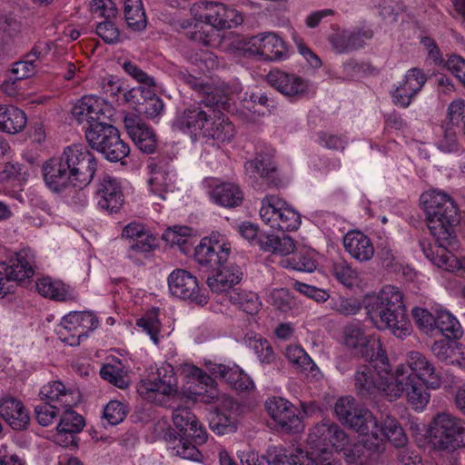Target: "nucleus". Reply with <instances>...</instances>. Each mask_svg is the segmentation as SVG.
Instances as JSON below:
<instances>
[{"label":"nucleus","mask_w":465,"mask_h":465,"mask_svg":"<svg viewBox=\"0 0 465 465\" xmlns=\"http://www.w3.org/2000/svg\"><path fill=\"white\" fill-rule=\"evenodd\" d=\"M126 416L125 406L118 401H111L104 408V417L111 425L119 424Z\"/></svg>","instance_id":"69168bd1"},{"label":"nucleus","mask_w":465,"mask_h":465,"mask_svg":"<svg viewBox=\"0 0 465 465\" xmlns=\"http://www.w3.org/2000/svg\"><path fill=\"white\" fill-rule=\"evenodd\" d=\"M192 236L193 229L191 227L174 225L165 230L163 233V240L171 246L177 245L181 251L185 252Z\"/></svg>","instance_id":"09e8293b"},{"label":"nucleus","mask_w":465,"mask_h":465,"mask_svg":"<svg viewBox=\"0 0 465 465\" xmlns=\"http://www.w3.org/2000/svg\"><path fill=\"white\" fill-rule=\"evenodd\" d=\"M393 375L392 383L387 387V401H395L405 396L412 410L418 412L424 411L430 400L429 388L415 381L412 375H408L404 366H396Z\"/></svg>","instance_id":"9d476101"},{"label":"nucleus","mask_w":465,"mask_h":465,"mask_svg":"<svg viewBox=\"0 0 465 465\" xmlns=\"http://www.w3.org/2000/svg\"><path fill=\"white\" fill-rule=\"evenodd\" d=\"M27 179L26 167L18 163L8 162L0 172V180L3 183L21 184Z\"/></svg>","instance_id":"864d4df0"},{"label":"nucleus","mask_w":465,"mask_h":465,"mask_svg":"<svg viewBox=\"0 0 465 465\" xmlns=\"http://www.w3.org/2000/svg\"><path fill=\"white\" fill-rule=\"evenodd\" d=\"M124 123L129 136L142 152L145 153L155 152L157 146L155 134L137 115H126Z\"/></svg>","instance_id":"cd10ccee"},{"label":"nucleus","mask_w":465,"mask_h":465,"mask_svg":"<svg viewBox=\"0 0 465 465\" xmlns=\"http://www.w3.org/2000/svg\"><path fill=\"white\" fill-rule=\"evenodd\" d=\"M35 253L22 249L8 260L0 262V299L16 292L19 286L30 281L36 270Z\"/></svg>","instance_id":"0eeeda50"},{"label":"nucleus","mask_w":465,"mask_h":465,"mask_svg":"<svg viewBox=\"0 0 465 465\" xmlns=\"http://www.w3.org/2000/svg\"><path fill=\"white\" fill-rule=\"evenodd\" d=\"M329 42L338 54H345L353 51L350 30H341L332 34L329 37Z\"/></svg>","instance_id":"e2e57ef3"},{"label":"nucleus","mask_w":465,"mask_h":465,"mask_svg":"<svg viewBox=\"0 0 465 465\" xmlns=\"http://www.w3.org/2000/svg\"><path fill=\"white\" fill-rule=\"evenodd\" d=\"M242 272L238 266L223 267L212 277H208L207 284L213 292H224L239 283Z\"/></svg>","instance_id":"f704fd0d"},{"label":"nucleus","mask_w":465,"mask_h":465,"mask_svg":"<svg viewBox=\"0 0 465 465\" xmlns=\"http://www.w3.org/2000/svg\"><path fill=\"white\" fill-rule=\"evenodd\" d=\"M36 290L42 296L54 301L67 302L74 301L76 298L69 286L48 276L38 279Z\"/></svg>","instance_id":"72a5a7b5"},{"label":"nucleus","mask_w":465,"mask_h":465,"mask_svg":"<svg viewBox=\"0 0 465 465\" xmlns=\"http://www.w3.org/2000/svg\"><path fill=\"white\" fill-rule=\"evenodd\" d=\"M231 250V244L225 236L213 232L209 236L201 239L195 248L194 257L199 264L215 268L227 262Z\"/></svg>","instance_id":"4468645a"},{"label":"nucleus","mask_w":465,"mask_h":465,"mask_svg":"<svg viewBox=\"0 0 465 465\" xmlns=\"http://www.w3.org/2000/svg\"><path fill=\"white\" fill-rule=\"evenodd\" d=\"M338 420L361 436L365 450H380L382 440L379 435L377 419L367 409L361 408L351 396L341 397L335 403Z\"/></svg>","instance_id":"39448f33"},{"label":"nucleus","mask_w":465,"mask_h":465,"mask_svg":"<svg viewBox=\"0 0 465 465\" xmlns=\"http://www.w3.org/2000/svg\"><path fill=\"white\" fill-rule=\"evenodd\" d=\"M348 436L339 425L331 421L316 424L310 431L307 444L311 449L310 454L319 460H327L323 457L331 449L343 451L346 461L356 464L363 455L365 449L361 440L352 448L348 447Z\"/></svg>","instance_id":"20e7f679"},{"label":"nucleus","mask_w":465,"mask_h":465,"mask_svg":"<svg viewBox=\"0 0 465 465\" xmlns=\"http://www.w3.org/2000/svg\"><path fill=\"white\" fill-rule=\"evenodd\" d=\"M61 419L57 425L56 442L60 443L59 438L64 434H74L80 432L84 426V418L77 414L73 408L64 407L61 409Z\"/></svg>","instance_id":"a19ab883"},{"label":"nucleus","mask_w":465,"mask_h":465,"mask_svg":"<svg viewBox=\"0 0 465 465\" xmlns=\"http://www.w3.org/2000/svg\"><path fill=\"white\" fill-rule=\"evenodd\" d=\"M105 104L95 95H84L79 99L72 108V115L79 124H86L92 127L106 118L104 113Z\"/></svg>","instance_id":"bb28decb"},{"label":"nucleus","mask_w":465,"mask_h":465,"mask_svg":"<svg viewBox=\"0 0 465 465\" xmlns=\"http://www.w3.org/2000/svg\"><path fill=\"white\" fill-rule=\"evenodd\" d=\"M280 264L286 269L308 272H313L317 267L313 257L307 253L282 259Z\"/></svg>","instance_id":"5fc2aeb1"},{"label":"nucleus","mask_w":465,"mask_h":465,"mask_svg":"<svg viewBox=\"0 0 465 465\" xmlns=\"http://www.w3.org/2000/svg\"><path fill=\"white\" fill-rule=\"evenodd\" d=\"M0 416L15 430L25 429L30 420L22 401L14 397L0 400Z\"/></svg>","instance_id":"c756f323"},{"label":"nucleus","mask_w":465,"mask_h":465,"mask_svg":"<svg viewBox=\"0 0 465 465\" xmlns=\"http://www.w3.org/2000/svg\"><path fill=\"white\" fill-rule=\"evenodd\" d=\"M316 460L319 459L310 454L309 451H304L302 449H296L289 456H277L272 460V463L287 462L289 465H317Z\"/></svg>","instance_id":"bf43d9fd"},{"label":"nucleus","mask_w":465,"mask_h":465,"mask_svg":"<svg viewBox=\"0 0 465 465\" xmlns=\"http://www.w3.org/2000/svg\"><path fill=\"white\" fill-rule=\"evenodd\" d=\"M436 330L447 339L459 340L463 335V329L459 320L448 310L437 308Z\"/></svg>","instance_id":"ea45409f"},{"label":"nucleus","mask_w":465,"mask_h":465,"mask_svg":"<svg viewBox=\"0 0 465 465\" xmlns=\"http://www.w3.org/2000/svg\"><path fill=\"white\" fill-rule=\"evenodd\" d=\"M457 343L454 345L446 339L434 341L431 346L433 355L440 361L453 365L456 361Z\"/></svg>","instance_id":"6e6d98bb"},{"label":"nucleus","mask_w":465,"mask_h":465,"mask_svg":"<svg viewBox=\"0 0 465 465\" xmlns=\"http://www.w3.org/2000/svg\"><path fill=\"white\" fill-rule=\"evenodd\" d=\"M426 81L427 77L421 69L414 67L408 70L402 82L391 92L394 104L403 108L408 107Z\"/></svg>","instance_id":"393cba45"},{"label":"nucleus","mask_w":465,"mask_h":465,"mask_svg":"<svg viewBox=\"0 0 465 465\" xmlns=\"http://www.w3.org/2000/svg\"><path fill=\"white\" fill-rule=\"evenodd\" d=\"M170 448L174 455L183 459L197 460L200 457V452L196 447L183 438L174 441Z\"/></svg>","instance_id":"338daca9"},{"label":"nucleus","mask_w":465,"mask_h":465,"mask_svg":"<svg viewBox=\"0 0 465 465\" xmlns=\"http://www.w3.org/2000/svg\"><path fill=\"white\" fill-rule=\"evenodd\" d=\"M114 19H106L96 25V34L106 44H115L121 41V34L115 25Z\"/></svg>","instance_id":"052dcab7"},{"label":"nucleus","mask_w":465,"mask_h":465,"mask_svg":"<svg viewBox=\"0 0 465 465\" xmlns=\"http://www.w3.org/2000/svg\"><path fill=\"white\" fill-rule=\"evenodd\" d=\"M230 301L249 314L257 313L262 307L258 295L251 291L234 289L230 293Z\"/></svg>","instance_id":"c03bdc74"},{"label":"nucleus","mask_w":465,"mask_h":465,"mask_svg":"<svg viewBox=\"0 0 465 465\" xmlns=\"http://www.w3.org/2000/svg\"><path fill=\"white\" fill-rule=\"evenodd\" d=\"M190 13L194 21L209 25L216 30L232 29L243 22L239 11L221 2L194 3Z\"/></svg>","instance_id":"9b49d317"},{"label":"nucleus","mask_w":465,"mask_h":465,"mask_svg":"<svg viewBox=\"0 0 465 465\" xmlns=\"http://www.w3.org/2000/svg\"><path fill=\"white\" fill-rule=\"evenodd\" d=\"M362 302L367 317L379 330H388L400 339L411 335L412 326L403 293L398 287L385 285L379 292L365 295Z\"/></svg>","instance_id":"f03ea898"},{"label":"nucleus","mask_w":465,"mask_h":465,"mask_svg":"<svg viewBox=\"0 0 465 465\" xmlns=\"http://www.w3.org/2000/svg\"><path fill=\"white\" fill-rule=\"evenodd\" d=\"M345 252L359 262L371 261L375 253L371 239L358 230L348 232L343 237Z\"/></svg>","instance_id":"c85d7f7f"},{"label":"nucleus","mask_w":465,"mask_h":465,"mask_svg":"<svg viewBox=\"0 0 465 465\" xmlns=\"http://www.w3.org/2000/svg\"><path fill=\"white\" fill-rule=\"evenodd\" d=\"M100 375L119 389H126L130 385L127 371L121 361L104 364L100 370Z\"/></svg>","instance_id":"a18cd8bd"},{"label":"nucleus","mask_w":465,"mask_h":465,"mask_svg":"<svg viewBox=\"0 0 465 465\" xmlns=\"http://www.w3.org/2000/svg\"><path fill=\"white\" fill-rule=\"evenodd\" d=\"M89 10L95 18L115 19L117 8L112 0H92Z\"/></svg>","instance_id":"13d9d810"},{"label":"nucleus","mask_w":465,"mask_h":465,"mask_svg":"<svg viewBox=\"0 0 465 465\" xmlns=\"http://www.w3.org/2000/svg\"><path fill=\"white\" fill-rule=\"evenodd\" d=\"M284 355L292 367L300 372L315 380H320L322 377L319 367L302 346L288 345L285 348Z\"/></svg>","instance_id":"7c9ffc66"},{"label":"nucleus","mask_w":465,"mask_h":465,"mask_svg":"<svg viewBox=\"0 0 465 465\" xmlns=\"http://www.w3.org/2000/svg\"><path fill=\"white\" fill-rule=\"evenodd\" d=\"M221 99H215L213 96L212 104L201 102L196 104L190 105L183 112L177 114L173 124L180 130H187L194 135H202L205 127L209 124L211 116L214 113L213 104H219Z\"/></svg>","instance_id":"dca6fc26"},{"label":"nucleus","mask_w":465,"mask_h":465,"mask_svg":"<svg viewBox=\"0 0 465 465\" xmlns=\"http://www.w3.org/2000/svg\"><path fill=\"white\" fill-rule=\"evenodd\" d=\"M430 442L437 450L465 448V421L447 412L434 416L428 429Z\"/></svg>","instance_id":"1a4fd4ad"},{"label":"nucleus","mask_w":465,"mask_h":465,"mask_svg":"<svg viewBox=\"0 0 465 465\" xmlns=\"http://www.w3.org/2000/svg\"><path fill=\"white\" fill-rule=\"evenodd\" d=\"M99 324L98 318L92 312H70L62 318L56 333L64 343L78 346Z\"/></svg>","instance_id":"ddd939ff"},{"label":"nucleus","mask_w":465,"mask_h":465,"mask_svg":"<svg viewBox=\"0 0 465 465\" xmlns=\"http://www.w3.org/2000/svg\"><path fill=\"white\" fill-rule=\"evenodd\" d=\"M96 170L94 155L81 143L66 146L59 156L50 158L42 166L46 186L55 193L71 185L85 187L94 179Z\"/></svg>","instance_id":"f257e3e1"},{"label":"nucleus","mask_w":465,"mask_h":465,"mask_svg":"<svg viewBox=\"0 0 465 465\" xmlns=\"http://www.w3.org/2000/svg\"><path fill=\"white\" fill-rule=\"evenodd\" d=\"M266 80L272 87L287 97L299 98L309 89L308 82L302 76L280 69L270 71Z\"/></svg>","instance_id":"5701e85b"},{"label":"nucleus","mask_w":465,"mask_h":465,"mask_svg":"<svg viewBox=\"0 0 465 465\" xmlns=\"http://www.w3.org/2000/svg\"><path fill=\"white\" fill-rule=\"evenodd\" d=\"M110 129H116L112 124H108L104 121L101 123L93 124L92 127H87L85 130V137L90 146L103 153L104 145L109 141Z\"/></svg>","instance_id":"de8ad7c7"},{"label":"nucleus","mask_w":465,"mask_h":465,"mask_svg":"<svg viewBox=\"0 0 465 465\" xmlns=\"http://www.w3.org/2000/svg\"><path fill=\"white\" fill-rule=\"evenodd\" d=\"M174 426L181 431H189L192 426L195 424L197 418L186 407H178L173 410L172 415Z\"/></svg>","instance_id":"680f3d73"},{"label":"nucleus","mask_w":465,"mask_h":465,"mask_svg":"<svg viewBox=\"0 0 465 465\" xmlns=\"http://www.w3.org/2000/svg\"><path fill=\"white\" fill-rule=\"evenodd\" d=\"M109 141L104 145L103 154L111 162H119L125 158L130 148L121 138L118 129H110Z\"/></svg>","instance_id":"37998d69"},{"label":"nucleus","mask_w":465,"mask_h":465,"mask_svg":"<svg viewBox=\"0 0 465 465\" xmlns=\"http://www.w3.org/2000/svg\"><path fill=\"white\" fill-rule=\"evenodd\" d=\"M370 356V362L359 367L354 375L355 388L361 396L379 394L387 400V387L392 383L393 371L383 353L377 352L376 358Z\"/></svg>","instance_id":"6e6552de"},{"label":"nucleus","mask_w":465,"mask_h":465,"mask_svg":"<svg viewBox=\"0 0 465 465\" xmlns=\"http://www.w3.org/2000/svg\"><path fill=\"white\" fill-rule=\"evenodd\" d=\"M411 314L417 326L423 332L431 333L436 330L437 309H435V314H433L427 309L415 307L412 309Z\"/></svg>","instance_id":"4d7b16f0"},{"label":"nucleus","mask_w":465,"mask_h":465,"mask_svg":"<svg viewBox=\"0 0 465 465\" xmlns=\"http://www.w3.org/2000/svg\"><path fill=\"white\" fill-rule=\"evenodd\" d=\"M147 183L153 194L164 200L166 193L176 189L177 175L170 159L153 158L147 164Z\"/></svg>","instance_id":"2eb2a0df"},{"label":"nucleus","mask_w":465,"mask_h":465,"mask_svg":"<svg viewBox=\"0 0 465 465\" xmlns=\"http://www.w3.org/2000/svg\"><path fill=\"white\" fill-rule=\"evenodd\" d=\"M136 390L144 401L165 406L179 392L174 368L170 363H162L155 372L137 383Z\"/></svg>","instance_id":"423d86ee"},{"label":"nucleus","mask_w":465,"mask_h":465,"mask_svg":"<svg viewBox=\"0 0 465 465\" xmlns=\"http://www.w3.org/2000/svg\"><path fill=\"white\" fill-rule=\"evenodd\" d=\"M60 412L61 409H57L46 402L39 404L35 408V419L42 426L51 425Z\"/></svg>","instance_id":"0e129e2a"},{"label":"nucleus","mask_w":465,"mask_h":465,"mask_svg":"<svg viewBox=\"0 0 465 465\" xmlns=\"http://www.w3.org/2000/svg\"><path fill=\"white\" fill-rule=\"evenodd\" d=\"M223 380L237 391H249L253 388L251 378L236 365L229 367Z\"/></svg>","instance_id":"603ef678"},{"label":"nucleus","mask_w":465,"mask_h":465,"mask_svg":"<svg viewBox=\"0 0 465 465\" xmlns=\"http://www.w3.org/2000/svg\"><path fill=\"white\" fill-rule=\"evenodd\" d=\"M379 428V435L382 440V445L380 450H367L371 453L381 452L384 450L385 441L384 438H386L389 441H391L396 447H402L405 445L407 441L406 435L403 431L401 426L398 423V421L394 418L387 417L382 423V426Z\"/></svg>","instance_id":"58836bf2"},{"label":"nucleus","mask_w":465,"mask_h":465,"mask_svg":"<svg viewBox=\"0 0 465 465\" xmlns=\"http://www.w3.org/2000/svg\"><path fill=\"white\" fill-rule=\"evenodd\" d=\"M209 191L211 200L223 207L232 208L242 203L243 195L239 186L232 183H222L216 184L214 180H210Z\"/></svg>","instance_id":"2f4dec72"},{"label":"nucleus","mask_w":465,"mask_h":465,"mask_svg":"<svg viewBox=\"0 0 465 465\" xmlns=\"http://www.w3.org/2000/svg\"><path fill=\"white\" fill-rule=\"evenodd\" d=\"M447 117L452 125L463 126L465 129V101L457 99L448 106Z\"/></svg>","instance_id":"774afa93"},{"label":"nucleus","mask_w":465,"mask_h":465,"mask_svg":"<svg viewBox=\"0 0 465 465\" xmlns=\"http://www.w3.org/2000/svg\"><path fill=\"white\" fill-rule=\"evenodd\" d=\"M248 50L269 61L285 60L290 54L284 40L273 32H264L251 37Z\"/></svg>","instance_id":"f3484780"},{"label":"nucleus","mask_w":465,"mask_h":465,"mask_svg":"<svg viewBox=\"0 0 465 465\" xmlns=\"http://www.w3.org/2000/svg\"><path fill=\"white\" fill-rule=\"evenodd\" d=\"M244 168L247 173L252 178H256L257 176L262 178L268 177L275 171V165L272 162V154L265 153L263 155L257 153L254 159L245 163Z\"/></svg>","instance_id":"49530a36"},{"label":"nucleus","mask_w":465,"mask_h":465,"mask_svg":"<svg viewBox=\"0 0 465 465\" xmlns=\"http://www.w3.org/2000/svg\"><path fill=\"white\" fill-rule=\"evenodd\" d=\"M25 114L14 105L0 104V131L15 134L22 132L26 125Z\"/></svg>","instance_id":"c9c22d12"},{"label":"nucleus","mask_w":465,"mask_h":465,"mask_svg":"<svg viewBox=\"0 0 465 465\" xmlns=\"http://www.w3.org/2000/svg\"><path fill=\"white\" fill-rule=\"evenodd\" d=\"M452 241L431 243L423 240L420 244L426 258L433 264L447 272H460L461 275H465V256L457 257L447 249V245H450Z\"/></svg>","instance_id":"aec40b11"},{"label":"nucleus","mask_w":465,"mask_h":465,"mask_svg":"<svg viewBox=\"0 0 465 465\" xmlns=\"http://www.w3.org/2000/svg\"><path fill=\"white\" fill-rule=\"evenodd\" d=\"M260 216L273 230L296 231L302 223L301 214L276 195H267L261 203Z\"/></svg>","instance_id":"f8f14e48"},{"label":"nucleus","mask_w":465,"mask_h":465,"mask_svg":"<svg viewBox=\"0 0 465 465\" xmlns=\"http://www.w3.org/2000/svg\"><path fill=\"white\" fill-rule=\"evenodd\" d=\"M266 302L282 312L292 310L296 305L295 299L291 295L289 290L285 288L271 290L267 294Z\"/></svg>","instance_id":"8fccbe9b"},{"label":"nucleus","mask_w":465,"mask_h":465,"mask_svg":"<svg viewBox=\"0 0 465 465\" xmlns=\"http://www.w3.org/2000/svg\"><path fill=\"white\" fill-rule=\"evenodd\" d=\"M40 399L57 409L74 408L81 401L78 391L66 387L60 381H49L43 385L39 391Z\"/></svg>","instance_id":"b1692460"},{"label":"nucleus","mask_w":465,"mask_h":465,"mask_svg":"<svg viewBox=\"0 0 465 465\" xmlns=\"http://www.w3.org/2000/svg\"><path fill=\"white\" fill-rule=\"evenodd\" d=\"M136 325L142 331L149 335L152 341L158 345L161 340L162 322L159 319V310L152 308L136 321Z\"/></svg>","instance_id":"79ce46f5"},{"label":"nucleus","mask_w":465,"mask_h":465,"mask_svg":"<svg viewBox=\"0 0 465 465\" xmlns=\"http://www.w3.org/2000/svg\"><path fill=\"white\" fill-rule=\"evenodd\" d=\"M333 274L335 278L347 287L357 286L360 283V274L346 261H341L333 265Z\"/></svg>","instance_id":"3c124183"},{"label":"nucleus","mask_w":465,"mask_h":465,"mask_svg":"<svg viewBox=\"0 0 465 465\" xmlns=\"http://www.w3.org/2000/svg\"><path fill=\"white\" fill-rule=\"evenodd\" d=\"M168 289L173 296L190 300L198 304L207 302V297L200 293L196 277L183 269L173 270L167 278Z\"/></svg>","instance_id":"6ab92c4d"},{"label":"nucleus","mask_w":465,"mask_h":465,"mask_svg":"<svg viewBox=\"0 0 465 465\" xmlns=\"http://www.w3.org/2000/svg\"><path fill=\"white\" fill-rule=\"evenodd\" d=\"M269 416L286 431H298L302 428V419L297 408L286 399L272 397L265 401Z\"/></svg>","instance_id":"4be33fe9"},{"label":"nucleus","mask_w":465,"mask_h":465,"mask_svg":"<svg viewBox=\"0 0 465 465\" xmlns=\"http://www.w3.org/2000/svg\"><path fill=\"white\" fill-rule=\"evenodd\" d=\"M216 405V411L210 419V429L217 435L234 432L237 429L238 406L233 400L223 395L212 396Z\"/></svg>","instance_id":"a211bd4d"},{"label":"nucleus","mask_w":465,"mask_h":465,"mask_svg":"<svg viewBox=\"0 0 465 465\" xmlns=\"http://www.w3.org/2000/svg\"><path fill=\"white\" fill-rule=\"evenodd\" d=\"M398 366H404L408 375H412L415 381H421L427 388L435 390L440 386L441 379L434 365L420 351H410L406 362Z\"/></svg>","instance_id":"412c9836"},{"label":"nucleus","mask_w":465,"mask_h":465,"mask_svg":"<svg viewBox=\"0 0 465 465\" xmlns=\"http://www.w3.org/2000/svg\"><path fill=\"white\" fill-rule=\"evenodd\" d=\"M181 28L184 30L185 35L193 42L203 45H212L215 40V28L202 22L195 23L191 20L181 22Z\"/></svg>","instance_id":"4c0bfd02"},{"label":"nucleus","mask_w":465,"mask_h":465,"mask_svg":"<svg viewBox=\"0 0 465 465\" xmlns=\"http://www.w3.org/2000/svg\"><path fill=\"white\" fill-rule=\"evenodd\" d=\"M344 343L349 348L360 349L361 354L366 358H369L370 356L363 350L370 344H371L373 349L378 351L377 352H381L380 341H376L375 339L367 336L364 331L356 324H351L345 327Z\"/></svg>","instance_id":"e433bc0d"},{"label":"nucleus","mask_w":465,"mask_h":465,"mask_svg":"<svg viewBox=\"0 0 465 465\" xmlns=\"http://www.w3.org/2000/svg\"><path fill=\"white\" fill-rule=\"evenodd\" d=\"M420 202L426 213L428 228L435 239L434 243L455 240L454 226L459 216L451 197L443 192L430 190L420 195Z\"/></svg>","instance_id":"7ed1b4c3"},{"label":"nucleus","mask_w":465,"mask_h":465,"mask_svg":"<svg viewBox=\"0 0 465 465\" xmlns=\"http://www.w3.org/2000/svg\"><path fill=\"white\" fill-rule=\"evenodd\" d=\"M235 134L233 124L220 111L214 109L203 137L212 139L217 143H230Z\"/></svg>","instance_id":"473e14b6"},{"label":"nucleus","mask_w":465,"mask_h":465,"mask_svg":"<svg viewBox=\"0 0 465 465\" xmlns=\"http://www.w3.org/2000/svg\"><path fill=\"white\" fill-rule=\"evenodd\" d=\"M97 205L109 213H117L124 203V194L117 180L109 174L99 179L96 189Z\"/></svg>","instance_id":"a878e982"}]
</instances>
